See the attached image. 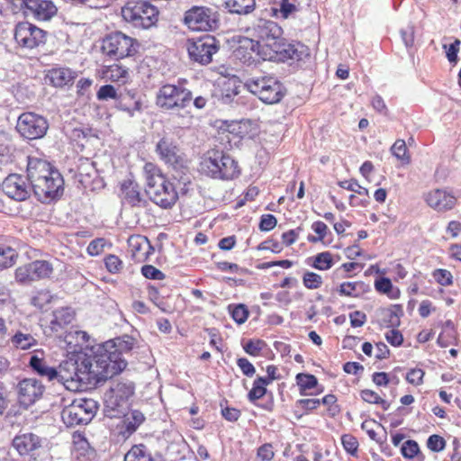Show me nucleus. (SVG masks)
<instances>
[{"mask_svg": "<svg viewBox=\"0 0 461 461\" xmlns=\"http://www.w3.org/2000/svg\"><path fill=\"white\" fill-rule=\"evenodd\" d=\"M103 359L93 356L77 357V359L70 358L62 362L58 370L57 382L64 384L67 388L72 383L97 385L108 378L102 367Z\"/></svg>", "mask_w": 461, "mask_h": 461, "instance_id": "nucleus-1", "label": "nucleus"}, {"mask_svg": "<svg viewBox=\"0 0 461 461\" xmlns=\"http://www.w3.org/2000/svg\"><path fill=\"white\" fill-rule=\"evenodd\" d=\"M246 32L258 42H265L262 45V59L284 62L288 59V45L282 37L283 29L276 23L260 18L252 27L247 28Z\"/></svg>", "mask_w": 461, "mask_h": 461, "instance_id": "nucleus-2", "label": "nucleus"}, {"mask_svg": "<svg viewBox=\"0 0 461 461\" xmlns=\"http://www.w3.org/2000/svg\"><path fill=\"white\" fill-rule=\"evenodd\" d=\"M134 341L132 337L123 335L108 340L96 348L95 350L96 358L103 359L102 367L107 378H112L125 369L127 362L122 357V355L133 348Z\"/></svg>", "mask_w": 461, "mask_h": 461, "instance_id": "nucleus-3", "label": "nucleus"}, {"mask_svg": "<svg viewBox=\"0 0 461 461\" xmlns=\"http://www.w3.org/2000/svg\"><path fill=\"white\" fill-rule=\"evenodd\" d=\"M146 179V193L150 200L162 208L172 207L178 199L177 192L171 182L166 179L159 168L153 163L143 167Z\"/></svg>", "mask_w": 461, "mask_h": 461, "instance_id": "nucleus-4", "label": "nucleus"}, {"mask_svg": "<svg viewBox=\"0 0 461 461\" xmlns=\"http://www.w3.org/2000/svg\"><path fill=\"white\" fill-rule=\"evenodd\" d=\"M202 174L215 179H232L240 175L238 162L220 149L208 150L200 163Z\"/></svg>", "mask_w": 461, "mask_h": 461, "instance_id": "nucleus-5", "label": "nucleus"}, {"mask_svg": "<svg viewBox=\"0 0 461 461\" xmlns=\"http://www.w3.org/2000/svg\"><path fill=\"white\" fill-rule=\"evenodd\" d=\"M244 86L268 104L280 102L286 92L285 87L276 77L266 75L246 78Z\"/></svg>", "mask_w": 461, "mask_h": 461, "instance_id": "nucleus-6", "label": "nucleus"}, {"mask_svg": "<svg viewBox=\"0 0 461 461\" xmlns=\"http://www.w3.org/2000/svg\"><path fill=\"white\" fill-rule=\"evenodd\" d=\"M158 9L146 1L128 2L122 8L123 19L138 29H149L158 21Z\"/></svg>", "mask_w": 461, "mask_h": 461, "instance_id": "nucleus-7", "label": "nucleus"}, {"mask_svg": "<svg viewBox=\"0 0 461 461\" xmlns=\"http://www.w3.org/2000/svg\"><path fill=\"white\" fill-rule=\"evenodd\" d=\"M140 44L136 39L122 32L106 35L102 41V51L113 59L118 60L133 57L139 50Z\"/></svg>", "mask_w": 461, "mask_h": 461, "instance_id": "nucleus-8", "label": "nucleus"}, {"mask_svg": "<svg viewBox=\"0 0 461 461\" xmlns=\"http://www.w3.org/2000/svg\"><path fill=\"white\" fill-rule=\"evenodd\" d=\"M193 99L190 90L181 85L166 84L156 95V104L162 110H180L187 107Z\"/></svg>", "mask_w": 461, "mask_h": 461, "instance_id": "nucleus-9", "label": "nucleus"}, {"mask_svg": "<svg viewBox=\"0 0 461 461\" xmlns=\"http://www.w3.org/2000/svg\"><path fill=\"white\" fill-rule=\"evenodd\" d=\"M183 23L192 31H214L219 27V14L208 6L194 5L186 10Z\"/></svg>", "mask_w": 461, "mask_h": 461, "instance_id": "nucleus-10", "label": "nucleus"}, {"mask_svg": "<svg viewBox=\"0 0 461 461\" xmlns=\"http://www.w3.org/2000/svg\"><path fill=\"white\" fill-rule=\"evenodd\" d=\"M15 129L23 139L34 140L46 135L49 122L42 115L32 112H24L19 115Z\"/></svg>", "mask_w": 461, "mask_h": 461, "instance_id": "nucleus-11", "label": "nucleus"}, {"mask_svg": "<svg viewBox=\"0 0 461 461\" xmlns=\"http://www.w3.org/2000/svg\"><path fill=\"white\" fill-rule=\"evenodd\" d=\"M14 38L22 50H32L46 43L47 32L29 22H20L14 27Z\"/></svg>", "mask_w": 461, "mask_h": 461, "instance_id": "nucleus-12", "label": "nucleus"}, {"mask_svg": "<svg viewBox=\"0 0 461 461\" xmlns=\"http://www.w3.org/2000/svg\"><path fill=\"white\" fill-rule=\"evenodd\" d=\"M30 184L38 200L41 203H47L60 195L63 191L64 181L59 172L55 171L48 177L41 178Z\"/></svg>", "mask_w": 461, "mask_h": 461, "instance_id": "nucleus-13", "label": "nucleus"}, {"mask_svg": "<svg viewBox=\"0 0 461 461\" xmlns=\"http://www.w3.org/2000/svg\"><path fill=\"white\" fill-rule=\"evenodd\" d=\"M220 48V42L212 35L200 37L188 42V54L190 58L200 64L206 65L212 60V56Z\"/></svg>", "mask_w": 461, "mask_h": 461, "instance_id": "nucleus-14", "label": "nucleus"}, {"mask_svg": "<svg viewBox=\"0 0 461 461\" xmlns=\"http://www.w3.org/2000/svg\"><path fill=\"white\" fill-rule=\"evenodd\" d=\"M28 181V178L23 176L11 174L4 180L2 190L8 197L15 201H25L30 196L32 189Z\"/></svg>", "mask_w": 461, "mask_h": 461, "instance_id": "nucleus-15", "label": "nucleus"}, {"mask_svg": "<svg viewBox=\"0 0 461 461\" xmlns=\"http://www.w3.org/2000/svg\"><path fill=\"white\" fill-rule=\"evenodd\" d=\"M21 8L37 21H50L58 13V7L51 0H19Z\"/></svg>", "mask_w": 461, "mask_h": 461, "instance_id": "nucleus-16", "label": "nucleus"}, {"mask_svg": "<svg viewBox=\"0 0 461 461\" xmlns=\"http://www.w3.org/2000/svg\"><path fill=\"white\" fill-rule=\"evenodd\" d=\"M18 396L21 404L29 407L40 400L44 393V385L35 378H24L19 382Z\"/></svg>", "mask_w": 461, "mask_h": 461, "instance_id": "nucleus-17", "label": "nucleus"}, {"mask_svg": "<svg viewBox=\"0 0 461 461\" xmlns=\"http://www.w3.org/2000/svg\"><path fill=\"white\" fill-rule=\"evenodd\" d=\"M160 158L174 168L183 167L184 159L179 149L168 138H162L156 146Z\"/></svg>", "mask_w": 461, "mask_h": 461, "instance_id": "nucleus-18", "label": "nucleus"}, {"mask_svg": "<svg viewBox=\"0 0 461 461\" xmlns=\"http://www.w3.org/2000/svg\"><path fill=\"white\" fill-rule=\"evenodd\" d=\"M425 201L432 209L438 212H445L455 206L456 199L447 190L438 188L427 193Z\"/></svg>", "mask_w": 461, "mask_h": 461, "instance_id": "nucleus-19", "label": "nucleus"}, {"mask_svg": "<svg viewBox=\"0 0 461 461\" xmlns=\"http://www.w3.org/2000/svg\"><path fill=\"white\" fill-rule=\"evenodd\" d=\"M12 445L21 456L32 455L41 447L42 439L32 432H26L15 436Z\"/></svg>", "mask_w": 461, "mask_h": 461, "instance_id": "nucleus-20", "label": "nucleus"}, {"mask_svg": "<svg viewBox=\"0 0 461 461\" xmlns=\"http://www.w3.org/2000/svg\"><path fill=\"white\" fill-rule=\"evenodd\" d=\"M311 63L312 56L308 46L300 41L290 43V68H305Z\"/></svg>", "mask_w": 461, "mask_h": 461, "instance_id": "nucleus-21", "label": "nucleus"}, {"mask_svg": "<svg viewBox=\"0 0 461 461\" xmlns=\"http://www.w3.org/2000/svg\"><path fill=\"white\" fill-rule=\"evenodd\" d=\"M144 420L143 413L137 410L124 414L123 420L117 426L119 435L123 439H127L138 429Z\"/></svg>", "mask_w": 461, "mask_h": 461, "instance_id": "nucleus-22", "label": "nucleus"}, {"mask_svg": "<svg viewBox=\"0 0 461 461\" xmlns=\"http://www.w3.org/2000/svg\"><path fill=\"white\" fill-rule=\"evenodd\" d=\"M233 41L238 43V48L235 50V54L240 59H244L245 61L251 59V54L257 52V54L262 58L263 46L260 45L258 41L255 39L245 37V36H234Z\"/></svg>", "mask_w": 461, "mask_h": 461, "instance_id": "nucleus-23", "label": "nucleus"}, {"mask_svg": "<svg viewBox=\"0 0 461 461\" xmlns=\"http://www.w3.org/2000/svg\"><path fill=\"white\" fill-rule=\"evenodd\" d=\"M56 170L46 160L37 158H29L27 165V178L30 183L41 178L48 177Z\"/></svg>", "mask_w": 461, "mask_h": 461, "instance_id": "nucleus-24", "label": "nucleus"}, {"mask_svg": "<svg viewBox=\"0 0 461 461\" xmlns=\"http://www.w3.org/2000/svg\"><path fill=\"white\" fill-rule=\"evenodd\" d=\"M402 313V306L395 304L389 308L378 309L375 312V316L380 326L385 328H395L400 325V318Z\"/></svg>", "mask_w": 461, "mask_h": 461, "instance_id": "nucleus-25", "label": "nucleus"}, {"mask_svg": "<svg viewBox=\"0 0 461 461\" xmlns=\"http://www.w3.org/2000/svg\"><path fill=\"white\" fill-rule=\"evenodd\" d=\"M77 76V71L66 67L51 68L47 75L51 85L60 88L72 85Z\"/></svg>", "mask_w": 461, "mask_h": 461, "instance_id": "nucleus-26", "label": "nucleus"}, {"mask_svg": "<svg viewBox=\"0 0 461 461\" xmlns=\"http://www.w3.org/2000/svg\"><path fill=\"white\" fill-rule=\"evenodd\" d=\"M63 421L69 427L87 424L88 415H86L77 401L66 407L61 413Z\"/></svg>", "mask_w": 461, "mask_h": 461, "instance_id": "nucleus-27", "label": "nucleus"}, {"mask_svg": "<svg viewBox=\"0 0 461 461\" xmlns=\"http://www.w3.org/2000/svg\"><path fill=\"white\" fill-rule=\"evenodd\" d=\"M115 106L124 112H127L130 116H133L135 112H140L141 109L140 102L136 98L135 93L123 89L116 101Z\"/></svg>", "mask_w": 461, "mask_h": 461, "instance_id": "nucleus-28", "label": "nucleus"}, {"mask_svg": "<svg viewBox=\"0 0 461 461\" xmlns=\"http://www.w3.org/2000/svg\"><path fill=\"white\" fill-rule=\"evenodd\" d=\"M124 461H161V456L153 454L144 444L134 445L125 454Z\"/></svg>", "mask_w": 461, "mask_h": 461, "instance_id": "nucleus-29", "label": "nucleus"}, {"mask_svg": "<svg viewBox=\"0 0 461 461\" xmlns=\"http://www.w3.org/2000/svg\"><path fill=\"white\" fill-rule=\"evenodd\" d=\"M29 366L34 373L41 377H46L49 381H56L58 370L50 366L48 363L37 355L30 357Z\"/></svg>", "mask_w": 461, "mask_h": 461, "instance_id": "nucleus-30", "label": "nucleus"}, {"mask_svg": "<svg viewBox=\"0 0 461 461\" xmlns=\"http://www.w3.org/2000/svg\"><path fill=\"white\" fill-rule=\"evenodd\" d=\"M127 399L115 397V394L106 392L104 394V411L107 416L113 418L123 413L128 407Z\"/></svg>", "mask_w": 461, "mask_h": 461, "instance_id": "nucleus-31", "label": "nucleus"}, {"mask_svg": "<svg viewBox=\"0 0 461 461\" xmlns=\"http://www.w3.org/2000/svg\"><path fill=\"white\" fill-rule=\"evenodd\" d=\"M129 245L132 257L138 261L145 260L149 250L152 249L148 239L143 236L131 237L129 239Z\"/></svg>", "mask_w": 461, "mask_h": 461, "instance_id": "nucleus-32", "label": "nucleus"}, {"mask_svg": "<svg viewBox=\"0 0 461 461\" xmlns=\"http://www.w3.org/2000/svg\"><path fill=\"white\" fill-rule=\"evenodd\" d=\"M224 7L230 14L247 15L251 14L256 8L255 0H225Z\"/></svg>", "mask_w": 461, "mask_h": 461, "instance_id": "nucleus-33", "label": "nucleus"}, {"mask_svg": "<svg viewBox=\"0 0 461 461\" xmlns=\"http://www.w3.org/2000/svg\"><path fill=\"white\" fill-rule=\"evenodd\" d=\"M122 191L123 194L124 201L131 206H140L142 198L140 194V188L137 184L133 182H124L122 185Z\"/></svg>", "mask_w": 461, "mask_h": 461, "instance_id": "nucleus-34", "label": "nucleus"}, {"mask_svg": "<svg viewBox=\"0 0 461 461\" xmlns=\"http://www.w3.org/2000/svg\"><path fill=\"white\" fill-rule=\"evenodd\" d=\"M368 285L364 282H345L340 285L339 293L341 295L358 297L366 292Z\"/></svg>", "mask_w": 461, "mask_h": 461, "instance_id": "nucleus-35", "label": "nucleus"}, {"mask_svg": "<svg viewBox=\"0 0 461 461\" xmlns=\"http://www.w3.org/2000/svg\"><path fill=\"white\" fill-rule=\"evenodd\" d=\"M34 281L49 278L53 273L52 264L46 260H35L31 262Z\"/></svg>", "mask_w": 461, "mask_h": 461, "instance_id": "nucleus-36", "label": "nucleus"}, {"mask_svg": "<svg viewBox=\"0 0 461 461\" xmlns=\"http://www.w3.org/2000/svg\"><path fill=\"white\" fill-rule=\"evenodd\" d=\"M14 347L21 349H28L37 344V340L31 333L17 331L11 339Z\"/></svg>", "mask_w": 461, "mask_h": 461, "instance_id": "nucleus-37", "label": "nucleus"}, {"mask_svg": "<svg viewBox=\"0 0 461 461\" xmlns=\"http://www.w3.org/2000/svg\"><path fill=\"white\" fill-rule=\"evenodd\" d=\"M18 253L9 246H0V270L13 267Z\"/></svg>", "mask_w": 461, "mask_h": 461, "instance_id": "nucleus-38", "label": "nucleus"}, {"mask_svg": "<svg viewBox=\"0 0 461 461\" xmlns=\"http://www.w3.org/2000/svg\"><path fill=\"white\" fill-rule=\"evenodd\" d=\"M295 380L302 395L307 394V390L314 388L318 384L317 378L313 375L304 373L297 374Z\"/></svg>", "mask_w": 461, "mask_h": 461, "instance_id": "nucleus-39", "label": "nucleus"}, {"mask_svg": "<svg viewBox=\"0 0 461 461\" xmlns=\"http://www.w3.org/2000/svg\"><path fill=\"white\" fill-rule=\"evenodd\" d=\"M115 394V397L129 400L134 393V384L132 382H119L108 391Z\"/></svg>", "mask_w": 461, "mask_h": 461, "instance_id": "nucleus-40", "label": "nucleus"}, {"mask_svg": "<svg viewBox=\"0 0 461 461\" xmlns=\"http://www.w3.org/2000/svg\"><path fill=\"white\" fill-rule=\"evenodd\" d=\"M334 265L333 255L329 252H321L314 257L312 267L318 270H328Z\"/></svg>", "mask_w": 461, "mask_h": 461, "instance_id": "nucleus-41", "label": "nucleus"}, {"mask_svg": "<svg viewBox=\"0 0 461 461\" xmlns=\"http://www.w3.org/2000/svg\"><path fill=\"white\" fill-rule=\"evenodd\" d=\"M392 154L403 164L411 162V157L408 153L406 143L403 140H397L391 148Z\"/></svg>", "mask_w": 461, "mask_h": 461, "instance_id": "nucleus-42", "label": "nucleus"}, {"mask_svg": "<svg viewBox=\"0 0 461 461\" xmlns=\"http://www.w3.org/2000/svg\"><path fill=\"white\" fill-rule=\"evenodd\" d=\"M321 404L320 399L309 398V399H301L295 402V409L294 411V416L297 419H300L303 412H300L299 409L304 410L306 412L309 411H313L317 409Z\"/></svg>", "mask_w": 461, "mask_h": 461, "instance_id": "nucleus-43", "label": "nucleus"}, {"mask_svg": "<svg viewBox=\"0 0 461 461\" xmlns=\"http://www.w3.org/2000/svg\"><path fill=\"white\" fill-rule=\"evenodd\" d=\"M267 384L268 381L265 377H258V379H256L253 383L252 389L249 391L248 394L249 401L255 402L256 400L262 398L267 392L266 385Z\"/></svg>", "mask_w": 461, "mask_h": 461, "instance_id": "nucleus-44", "label": "nucleus"}, {"mask_svg": "<svg viewBox=\"0 0 461 461\" xmlns=\"http://www.w3.org/2000/svg\"><path fill=\"white\" fill-rule=\"evenodd\" d=\"M123 89H116L112 85H104L99 88L96 97L101 101H107L108 99H114L117 101L121 95V91Z\"/></svg>", "mask_w": 461, "mask_h": 461, "instance_id": "nucleus-45", "label": "nucleus"}, {"mask_svg": "<svg viewBox=\"0 0 461 461\" xmlns=\"http://www.w3.org/2000/svg\"><path fill=\"white\" fill-rule=\"evenodd\" d=\"M401 453L404 458L412 459L420 453L419 444L412 439L406 440L401 447Z\"/></svg>", "mask_w": 461, "mask_h": 461, "instance_id": "nucleus-46", "label": "nucleus"}, {"mask_svg": "<svg viewBox=\"0 0 461 461\" xmlns=\"http://www.w3.org/2000/svg\"><path fill=\"white\" fill-rule=\"evenodd\" d=\"M231 317L238 324L244 323L249 316V311L244 304H238L235 306H229Z\"/></svg>", "mask_w": 461, "mask_h": 461, "instance_id": "nucleus-47", "label": "nucleus"}, {"mask_svg": "<svg viewBox=\"0 0 461 461\" xmlns=\"http://www.w3.org/2000/svg\"><path fill=\"white\" fill-rule=\"evenodd\" d=\"M79 408L82 409V411L88 415V421L92 420L95 416L97 410V402L93 399H79L77 400Z\"/></svg>", "mask_w": 461, "mask_h": 461, "instance_id": "nucleus-48", "label": "nucleus"}, {"mask_svg": "<svg viewBox=\"0 0 461 461\" xmlns=\"http://www.w3.org/2000/svg\"><path fill=\"white\" fill-rule=\"evenodd\" d=\"M15 279L23 284L34 281L31 263L19 267L15 270Z\"/></svg>", "mask_w": 461, "mask_h": 461, "instance_id": "nucleus-49", "label": "nucleus"}, {"mask_svg": "<svg viewBox=\"0 0 461 461\" xmlns=\"http://www.w3.org/2000/svg\"><path fill=\"white\" fill-rule=\"evenodd\" d=\"M339 185L359 195L368 196V190L361 186L358 182L354 179L340 181Z\"/></svg>", "mask_w": 461, "mask_h": 461, "instance_id": "nucleus-50", "label": "nucleus"}, {"mask_svg": "<svg viewBox=\"0 0 461 461\" xmlns=\"http://www.w3.org/2000/svg\"><path fill=\"white\" fill-rule=\"evenodd\" d=\"M303 283L308 289H317L322 285V278L314 272H306L303 276Z\"/></svg>", "mask_w": 461, "mask_h": 461, "instance_id": "nucleus-51", "label": "nucleus"}, {"mask_svg": "<svg viewBox=\"0 0 461 461\" xmlns=\"http://www.w3.org/2000/svg\"><path fill=\"white\" fill-rule=\"evenodd\" d=\"M427 447L433 452H440L446 447L445 439L438 435H431L427 440Z\"/></svg>", "mask_w": 461, "mask_h": 461, "instance_id": "nucleus-52", "label": "nucleus"}, {"mask_svg": "<svg viewBox=\"0 0 461 461\" xmlns=\"http://www.w3.org/2000/svg\"><path fill=\"white\" fill-rule=\"evenodd\" d=\"M433 277L439 285L444 286L450 285L453 283L451 273L446 269H436L433 272Z\"/></svg>", "mask_w": 461, "mask_h": 461, "instance_id": "nucleus-53", "label": "nucleus"}, {"mask_svg": "<svg viewBox=\"0 0 461 461\" xmlns=\"http://www.w3.org/2000/svg\"><path fill=\"white\" fill-rule=\"evenodd\" d=\"M425 372L420 368H412L406 374L408 383L418 386L423 384Z\"/></svg>", "mask_w": 461, "mask_h": 461, "instance_id": "nucleus-54", "label": "nucleus"}, {"mask_svg": "<svg viewBox=\"0 0 461 461\" xmlns=\"http://www.w3.org/2000/svg\"><path fill=\"white\" fill-rule=\"evenodd\" d=\"M321 400V403L328 406V411L330 416H335L339 412V407L336 404L337 398L334 394H327Z\"/></svg>", "mask_w": 461, "mask_h": 461, "instance_id": "nucleus-55", "label": "nucleus"}, {"mask_svg": "<svg viewBox=\"0 0 461 461\" xmlns=\"http://www.w3.org/2000/svg\"><path fill=\"white\" fill-rule=\"evenodd\" d=\"M104 264L107 270L113 274L119 272L122 266V260L117 256L112 254L104 258Z\"/></svg>", "mask_w": 461, "mask_h": 461, "instance_id": "nucleus-56", "label": "nucleus"}, {"mask_svg": "<svg viewBox=\"0 0 461 461\" xmlns=\"http://www.w3.org/2000/svg\"><path fill=\"white\" fill-rule=\"evenodd\" d=\"M341 442H342V445L345 448V450L351 454V455H354L357 450V447H358V442L357 440V438L355 437H353L352 435H349V434H345L341 437Z\"/></svg>", "mask_w": 461, "mask_h": 461, "instance_id": "nucleus-57", "label": "nucleus"}, {"mask_svg": "<svg viewBox=\"0 0 461 461\" xmlns=\"http://www.w3.org/2000/svg\"><path fill=\"white\" fill-rule=\"evenodd\" d=\"M142 275L149 279L162 280L165 275L158 268L151 265H145L141 267Z\"/></svg>", "mask_w": 461, "mask_h": 461, "instance_id": "nucleus-58", "label": "nucleus"}, {"mask_svg": "<svg viewBox=\"0 0 461 461\" xmlns=\"http://www.w3.org/2000/svg\"><path fill=\"white\" fill-rule=\"evenodd\" d=\"M276 225V219L272 214H263L259 221V230L262 231H269Z\"/></svg>", "mask_w": 461, "mask_h": 461, "instance_id": "nucleus-59", "label": "nucleus"}, {"mask_svg": "<svg viewBox=\"0 0 461 461\" xmlns=\"http://www.w3.org/2000/svg\"><path fill=\"white\" fill-rule=\"evenodd\" d=\"M400 33L404 45L407 48L412 47L414 43V26L407 25L401 30Z\"/></svg>", "mask_w": 461, "mask_h": 461, "instance_id": "nucleus-60", "label": "nucleus"}, {"mask_svg": "<svg viewBox=\"0 0 461 461\" xmlns=\"http://www.w3.org/2000/svg\"><path fill=\"white\" fill-rule=\"evenodd\" d=\"M264 345L265 343L261 340H249L243 348L246 353L251 356H258Z\"/></svg>", "mask_w": 461, "mask_h": 461, "instance_id": "nucleus-61", "label": "nucleus"}, {"mask_svg": "<svg viewBox=\"0 0 461 461\" xmlns=\"http://www.w3.org/2000/svg\"><path fill=\"white\" fill-rule=\"evenodd\" d=\"M104 245V239H95L89 243L87 247V252L91 256H97L103 252Z\"/></svg>", "mask_w": 461, "mask_h": 461, "instance_id": "nucleus-62", "label": "nucleus"}, {"mask_svg": "<svg viewBox=\"0 0 461 461\" xmlns=\"http://www.w3.org/2000/svg\"><path fill=\"white\" fill-rule=\"evenodd\" d=\"M386 340L394 347L401 346L403 341L402 333L394 328L385 334Z\"/></svg>", "mask_w": 461, "mask_h": 461, "instance_id": "nucleus-63", "label": "nucleus"}, {"mask_svg": "<svg viewBox=\"0 0 461 461\" xmlns=\"http://www.w3.org/2000/svg\"><path fill=\"white\" fill-rule=\"evenodd\" d=\"M375 287L378 292L388 294L393 288V285L389 278L381 277L375 281Z\"/></svg>", "mask_w": 461, "mask_h": 461, "instance_id": "nucleus-64", "label": "nucleus"}]
</instances>
